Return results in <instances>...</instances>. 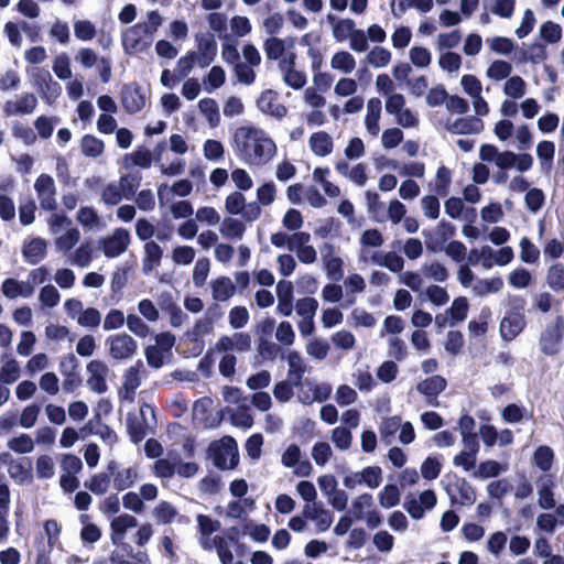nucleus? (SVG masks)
Segmentation results:
<instances>
[{
    "label": "nucleus",
    "mask_w": 564,
    "mask_h": 564,
    "mask_svg": "<svg viewBox=\"0 0 564 564\" xmlns=\"http://www.w3.org/2000/svg\"><path fill=\"white\" fill-rule=\"evenodd\" d=\"M232 147L239 159L254 165L267 164L276 152L274 141L254 126L238 127L232 137Z\"/></svg>",
    "instance_id": "obj_1"
},
{
    "label": "nucleus",
    "mask_w": 564,
    "mask_h": 564,
    "mask_svg": "<svg viewBox=\"0 0 564 564\" xmlns=\"http://www.w3.org/2000/svg\"><path fill=\"white\" fill-rule=\"evenodd\" d=\"M527 301L521 295H509L505 316L500 321L499 332L505 341L514 340L527 327Z\"/></svg>",
    "instance_id": "obj_2"
},
{
    "label": "nucleus",
    "mask_w": 564,
    "mask_h": 564,
    "mask_svg": "<svg viewBox=\"0 0 564 564\" xmlns=\"http://www.w3.org/2000/svg\"><path fill=\"white\" fill-rule=\"evenodd\" d=\"M207 454L215 467L220 470L235 469L239 464L237 442L231 436L212 442Z\"/></svg>",
    "instance_id": "obj_3"
},
{
    "label": "nucleus",
    "mask_w": 564,
    "mask_h": 564,
    "mask_svg": "<svg viewBox=\"0 0 564 564\" xmlns=\"http://www.w3.org/2000/svg\"><path fill=\"white\" fill-rule=\"evenodd\" d=\"M144 22H138L127 28L121 34L123 51L128 55L145 52L153 42V37L145 32Z\"/></svg>",
    "instance_id": "obj_4"
},
{
    "label": "nucleus",
    "mask_w": 564,
    "mask_h": 564,
    "mask_svg": "<svg viewBox=\"0 0 564 564\" xmlns=\"http://www.w3.org/2000/svg\"><path fill=\"white\" fill-rule=\"evenodd\" d=\"M109 355L116 360L132 358L138 349L137 341L127 333H118L107 338Z\"/></svg>",
    "instance_id": "obj_5"
},
{
    "label": "nucleus",
    "mask_w": 564,
    "mask_h": 564,
    "mask_svg": "<svg viewBox=\"0 0 564 564\" xmlns=\"http://www.w3.org/2000/svg\"><path fill=\"white\" fill-rule=\"evenodd\" d=\"M120 101L124 111L133 115L144 108L147 96L141 86L133 82L122 86L120 91Z\"/></svg>",
    "instance_id": "obj_6"
},
{
    "label": "nucleus",
    "mask_w": 564,
    "mask_h": 564,
    "mask_svg": "<svg viewBox=\"0 0 564 564\" xmlns=\"http://www.w3.org/2000/svg\"><path fill=\"white\" fill-rule=\"evenodd\" d=\"M117 547L110 553L107 563L110 564H150V557L145 551L133 552L132 546L121 540L115 544Z\"/></svg>",
    "instance_id": "obj_7"
},
{
    "label": "nucleus",
    "mask_w": 564,
    "mask_h": 564,
    "mask_svg": "<svg viewBox=\"0 0 564 564\" xmlns=\"http://www.w3.org/2000/svg\"><path fill=\"white\" fill-rule=\"evenodd\" d=\"M437 497L431 489L424 490L420 494L419 500L414 497H409L403 503V508L414 520H420L424 517L425 510H431L436 506Z\"/></svg>",
    "instance_id": "obj_8"
},
{
    "label": "nucleus",
    "mask_w": 564,
    "mask_h": 564,
    "mask_svg": "<svg viewBox=\"0 0 564 564\" xmlns=\"http://www.w3.org/2000/svg\"><path fill=\"white\" fill-rule=\"evenodd\" d=\"M130 234L124 228H116L110 237L101 240V249L107 258L122 254L129 247Z\"/></svg>",
    "instance_id": "obj_9"
},
{
    "label": "nucleus",
    "mask_w": 564,
    "mask_h": 564,
    "mask_svg": "<svg viewBox=\"0 0 564 564\" xmlns=\"http://www.w3.org/2000/svg\"><path fill=\"white\" fill-rule=\"evenodd\" d=\"M454 484L446 487L452 505L471 506L476 501V492L473 486L465 479L454 475Z\"/></svg>",
    "instance_id": "obj_10"
},
{
    "label": "nucleus",
    "mask_w": 564,
    "mask_h": 564,
    "mask_svg": "<svg viewBox=\"0 0 564 564\" xmlns=\"http://www.w3.org/2000/svg\"><path fill=\"white\" fill-rule=\"evenodd\" d=\"M278 98V91L264 89L257 99V107L262 113L281 120L286 117L288 108L283 104L276 102Z\"/></svg>",
    "instance_id": "obj_11"
},
{
    "label": "nucleus",
    "mask_w": 564,
    "mask_h": 564,
    "mask_svg": "<svg viewBox=\"0 0 564 564\" xmlns=\"http://www.w3.org/2000/svg\"><path fill=\"white\" fill-rule=\"evenodd\" d=\"M447 381L443 376L433 375L416 384V391L426 398L427 404L438 406L437 398L446 389Z\"/></svg>",
    "instance_id": "obj_12"
},
{
    "label": "nucleus",
    "mask_w": 564,
    "mask_h": 564,
    "mask_svg": "<svg viewBox=\"0 0 564 564\" xmlns=\"http://www.w3.org/2000/svg\"><path fill=\"white\" fill-rule=\"evenodd\" d=\"M564 336V318L557 316L553 327L546 328L541 337V350L547 356H553L558 352V345Z\"/></svg>",
    "instance_id": "obj_13"
},
{
    "label": "nucleus",
    "mask_w": 564,
    "mask_h": 564,
    "mask_svg": "<svg viewBox=\"0 0 564 564\" xmlns=\"http://www.w3.org/2000/svg\"><path fill=\"white\" fill-rule=\"evenodd\" d=\"M87 371L89 373L87 384L90 390L96 393L106 392L108 389L106 381L108 373L107 365L101 360H91L87 364Z\"/></svg>",
    "instance_id": "obj_14"
},
{
    "label": "nucleus",
    "mask_w": 564,
    "mask_h": 564,
    "mask_svg": "<svg viewBox=\"0 0 564 564\" xmlns=\"http://www.w3.org/2000/svg\"><path fill=\"white\" fill-rule=\"evenodd\" d=\"M197 40V65L202 68L209 66L217 55V42L212 33L202 34Z\"/></svg>",
    "instance_id": "obj_15"
},
{
    "label": "nucleus",
    "mask_w": 564,
    "mask_h": 564,
    "mask_svg": "<svg viewBox=\"0 0 564 564\" xmlns=\"http://www.w3.org/2000/svg\"><path fill=\"white\" fill-rule=\"evenodd\" d=\"M80 433L83 437L89 435H99L104 442L113 444L118 441L116 432L106 423L99 415H94L82 429Z\"/></svg>",
    "instance_id": "obj_16"
},
{
    "label": "nucleus",
    "mask_w": 564,
    "mask_h": 564,
    "mask_svg": "<svg viewBox=\"0 0 564 564\" xmlns=\"http://www.w3.org/2000/svg\"><path fill=\"white\" fill-rule=\"evenodd\" d=\"M107 471L110 477H113V487L117 491H123L135 482L138 479V471L134 467L118 469V464L115 460H110L107 465Z\"/></svg>",
    "instance_id": "obj_17"
},
{
    "label": "nucleus",
    "mask_w": 564,
    "mask_h": 564,
    "mask_svg": "<svg viewBox=\"0 0 564 564\" xmlns=\"http://www.w3.org/2000/svg\"><path fill=\"white\" fill-rule=\"evenodd\" d=\"M37 106V98L32 93H24L18 100H8L3 106V113L7 117L14 115H29L32 113Z\"/></svg>",
    "instance_id": "obj_18"
},
{
    "label": "nucleus",
    "mask_w": 564,
    "mask_h": 564,
    "mask_svg": "<svg viewBox=\"0 0 564 564\" xmlns=\"http://www.w3.org/2000/svg\"><path fill=\"white\" fill-rule=\"evenodd\" d=\"M446 130L453 134L480 133L484 130V121L477 116L462 117L447 122Z\"/></svg>",
    "instance_id": "obj_19"
},
{
    "label": "nucleus",
    "mask_w": 564,
    "mask_h": 564,
    "mask_svg": "<svg viewBox=\"0 0 564 564\" xmlns=\"http://www.w3.org/2000/svg\"><path fill=\"white\" fill-rule=\"evenodd\" d=\"M303 516L306 519L313 520L319 532L327 531L334 520L332 512L323 507L322 503L314 502L313 506H305Z\"/></svg>",
    "instance_id": "obj_20"
},
{
    "label": "nucleus",
    "mask_w": 564,
    "mask_h": 564,
    "mask_svg": "<svg viewBox=\"0 0 564 564\" xmlns=\"http://www.w3.org/2000/svg\"><path fill=\"white\" fill-rule=\"evenodd\" d=\"M127 433L133 444L141 443L148 434V424L143 412L139 415L129 412L126 419Z\"/></svg>",
    "instance_id": "obj_21"
},
{
    "label": "nucleus",
    "mask_w": 564,
    "mask_h": 564,
    "mask_svg": "<svg viewBox=\"0 0 564 564\" xmlns=\"http://www.w3.org/2000/svg\"><path fill=\"white\" fill-rule=\"evenodd\" d=\"M137 525L138 520L131 514L123 513L113 518L110 522V540L112 544L121 543V540H124L127 530Z\"/></svg>",
    "instance_id": "obj_22"
},
{
    "label": "nucleus",
    "mask_w": 564,
    "mask_h": 564,
    "mask_svg": "<svg viewBox=\"0 0 564 564\" xmlns=\"http://www.w3.org/2000/svg\"><path fill=\"white\" fill-rule=\"evenodd\" d=\"M47 243L43 238H32L25 241L22 248L24 260L30 264H37L46 256Z\"/></svg>",
    "instance_id": "obj_23"
},
{
    "label": "nucleus",
    "mask_w": 564,
    "mask_h": 564,
    "mask_svg": "<svg viewBox=\"0 0 564 564\" xmlns=\"http://www.w3.org/2000/svg\"><path fill=\"white\" fill-rule=\"evenodd\" d=\"M278 306L276 310L283 316H290L293 312V284L290 281L281 280L276 284Z\"/></svg>",
    "instance_id": "obj_24"
},
{
    "label": "nucleus",
    "mask_w": 564,
    "mask_h": 564,
    "mask_svg": "<svg viewBox=\"0 0 564 564\" xmlns=\"http://www.w3.org/2000/svg\"><path fill=\"white\" fill-rule=\"evenodd\" d=\"M160 308L170 315V324L173 327H180L183 323L184 314L181 307L174 302L170 292H164L159 297Z\"/></svg>",
    "instance_id": "obj_25"
},
{
    "label": "nucleus",
    "mask_w": 564,
    "mask_h": 564,
    "mask_svg": "<svg viewBox=\"0 0 564 564\" xmlns=\"http://www.w3.org/2000/svg\"><path fill=\"white\" fill-rule=\"evenodd\" d=\"M163 256L162 248L154 241H148L144 245V257L142 260V271L144 274L151 273L160 265Z\"/></svg>",
    "instance_id": "obj_26"
},
{
    "label": "nucleus",
    "mask_w": 564,
    "mask_h": 564,
    "mask_svg": "<svg viewBox=\"0 0 564 564\" xmlns=\"http://www.w3.org/2000/svg\"><path fill=\"white\" fill-rule=\"evenodd\" d=\"M308 142L312 152L317 156H326L330 154L334 148L332 137L325 131L312 133Z\"/></svg>",
    "instance_id": "obj_27"
},
{
    "label": "nucleus",
    "mask_w": 564,
    "mask_h": 564,
    "mask_svg": "<svg viewBox=\"0 0 564 564\" xmlns=\"http://www.w3.org/2000/svg\"><path fill=\"white\" fill-rule=\"evenodd\" d=\"M286 358L289 364L288 378L292 384L300 387L306 371L305 365L296 350L289 351Z\"/></svg>",
    "instance_id": "obj_28"
},
{
    "label": "nucleus",
    "mask_w": 564,
    "mask_h": 564,
    "mask_svg": "<svg viewBox=\"0 0 564 564\" xmlns=\"http://www.w3.org/2000/svg\"><path fill=\"white\" fill-rule=\"evenodd\" d=\"M212 293L215 301L226 302L236 292V285L228 276H219L212 281Z\"/></svg>",
    "instance_id": "obj_29"
},
{
    "label": "nucleus",
    "mask_w": 564,
    "mask_h": 564,
    "mask_svg": "<svg viewBox=\"0 0 564 564\" xmlns=\"http://www.w3.org/2000/svg\"><path fill=\"white\" fill-rule=\"evenodd\" d=\"M327 252V254H324L325 259V269L327 272V275L335 281H338L343 278L344 271H343V260L339 257H329L334 252V246L330 243H325L322 248V253Z\"/></svg>",
    "instance_id": "obj_30"
},
{
    "label": "nucleus",
    "mask_w": 564,
    "mask_h": 564,
    "mask_svg": "<svg viewBox=\"0 0 564 564\" xmlns=\"http://www.w3.org/2000/svg\"><path fill=\"white\" fill-rule=\"evenodd\" d=\"M381 100L379 98H371L367 104V116L365 119V124L367 130L372 134L377 135L379 133V119L381 115Z\"/></svg>",
    "instance_id": "obj_31"
},
{
    "label": "nucleus",
    "mask_w": 564,
    "mask_h": 564,
    "mask_svg": "<svg viewBox=\"0 0 564 564\" xmlns=\"http://www.w3.org/2000/svg\"><path fill=\"white\" fill-rule=\"evenodd\" d=\"M9 474L20 484L31 482L33 480L31 459L24 457L20 462L11 463Z\"/></svg>",
    "instance_id": "obj_32"
},
{
    "label": "nucleus",
    "mask_w": 564,
    "mask_h": 564,
    "mask_svg": "<svg viewBox=\"0 0 564 564\" xmlns=\"http://www.w3.org/2000/svg\"><path fill=\"white\" fill-rule=\"evenodd\" d=\"M542 484L539 487V506L542 509L550 510L553 509L556 505L554 492H553V486L554 482L551 478H541Z\"/></svg>",
    "instance_id": "obj_33"
},
{
    "label": "nucleus",
    "mask_w": 564,
    "mask_h": 564,
    "mask_svg": "<svg viewBox=\"0 0 564 564\" xmlns=\"http://www.w3.org/2000/svg\"><path fill=\"white\" fill-rule=\"evenodd\" d=\"M80 149L85 156L97 158L105 149L104 141L93 134H85L80 141Z\"/></svg>",
    "instance_id": "obj_34"
},
{
    "label": "nucleus",
    "mask_w": 564,
    "mask_h": 564,
    "mask_svg": "<svg viewBox=\"0 0 564 564\" xmlns=\"http://www.w3.org/2000/svg\"><path fill=\"white\" fill-rule=\"evenodd\" d=\"M546 47L544 44L535 42L529 46V50H522L520 52L521 62H531L532 64H539L546 59Z\"/></svg>",
    "instance_id": "obj_35"
},
{
    "label": "nucleus",
    "mask_w": 564,
    "mask_h": 564,
    "mask_svg": "<svg viewBox=\"0 0 564 564\" xmlns=\"http://www.w3.org/2000/svg\"><path fill=\"white\" fill-rule=\"evenodd\" d=\"M533 462L542 471H549L554 462V452L550 446L541 445L533 453Z\"/></svg>",
    "instance_id": "obj_36"
},
{
    "label": "nucleus",
    "mask_w": 564,
    "mask_h": 564,
    "mask_svg": "<svg viewBox=\"0 0 564 564\" xmlns=\"http://www.w3.org/2000/svg\"><path fill=\"white\" fill-rule=\"evenodd\" d=\"M110 485V474L98 473L94 475L90 480L84 482V487L95 495H104L107 492Z\"/></svg>",
    "instance_id": "obj_37"
},
{
    "label": "nucleus",
    "mask_w": 564,
    "mask_h": 564,
    "mask_svg": "<svg viewBox=\"0 0 564 564\" xmlns=\"http://www.w3.org/2000/svg\"><path fill=\"white\" fill-rule=\"evenodd\" d=\"M153 516L159 523L170 524L177 516V510L171 502L162 500L153 509Z\"/></svg>",
    "instance_id": "obj_38"
},
{
    "label": "nucleus",
    "mask_w": 564,
    "mask_h": 564,
    "mask_svg": "<svg viewBox=\"0 0 564 564\" xmlns=\"http://www.w3.org/2000/svg\"><path fill=\"white\" fill-rule=\"evenodd\" d=\"M198 108L202 113L205 115L209 124L212 127H216L219 124L220 116L219 108L215 99L213 98H203L198 101Z\"/></svg>",
    "instance_id": "obj_39"
},
{
    "label": "nucleus",
    "mask_w": 564,
    "mask_h": 564,
    "mask_svg": "<svg viewBox=\"0 0 564 564\" xmlns=\"http://www.w3.org/2000/svg\"><path fill=\"white\" fill-rule=\"evenodd\" d=\"M141 180L142 176L139 172L130 173L120 177L119 187L127 199H130L135 195Z\"/></svg>",
    "instance_id": "obj_40"
},
{
    "label": "nucleus",
    "mask_w": 564,
    "mask_h": 564,
    "mask_svg": "<svg viewBox=\"0 0 564 564\" xmlns=\"http://www.w3.org/2000/svg\"><path fill=\"white\" fill-rule=\"evenodd\" d=\"M400 491L397 485L388 484L379 492V503L382 508L390 509L399 505Z\"/></svg>",
    "instance_id": "obj_41"
},
{
    "label": "nucleus",
    "mask_w": 564,
    "mask_h": 564,
    "mask_svg": "<svg viewBox=\"0 0 564 564\" xmlns=\"http://www.w3.org/2000/svg\"><path fill=\"white\" fill-rule=\"evenodd\" d=\"M469 304L465 296L456 297L451 307L447 310V313L451 315V324L454 325L456 323L463 322L467 317Z\"/></svg>",
    "instance_id": "obj_42"
},
{
    "label": "nucleus",
    "mask_w": 564,
    "mask_h": 564,
    "mask_svg": "<svg viewBox=\"0 0 564 564\" xmlns=\"http://www.w3.org/2000/svg\"><path fill=\"white\" fill-rule=\"evenodd\" d=\"M547 285L553 291L564 290V264L561 262L552 264L547 270Z\"/></svg>",
    "instance_id": "obj_43"
},
{
    "label": "nucleus",
    "mask_w": 564,
    "mask_h": 564,
    "mask_svg": "<svg viewBox=\"0 0 564 564\" xmlns=\"http://www.w3.org/2000/svg\"><path fill=\"white\" fill-rule=\"evenodd\" d=\"M330 64L333 68L343 70L347 74L351 73L356 67V61L354 56L346 51L335 53L332 57Z\"/></svg>",
    "instance_id": "obj_44"
},
{
    "label": "nucleus",
    "mask_w": 564,
    "mask_h": 564,
    "mask_svg": "<svg viewBox=\"0 0 564 564\" xmlns=\"http://www.w3.org/2000/svg\"><path fill=\"white\" fill-rule=\"evenodd\" d=\"M280 351L281 348L276 344L270 340L257 339V352L258 357L261 358V362L275 360Z\"/></svg>",
    "instance_id": "obj_45"
},
{
    "label": "nucleus",
    "mask_w": 564,
    "mask_h": 564,
    "mask_svg": "<svg viewBox=\"0 0 564 564\" xmlns=\"http://www.w3.org/2000/svg\"><path fill=\"white\" fill-rule=\"evenodd\" d=\"M442 470V464L437 456H427L421 465V475L426 480L436 479Z\"/></svg>",
    "instance_id": "obj_46"
},
{
    "label": "nucleus",
    "mask_w": 564,
    "mask_h": 564,
    "mask_svg": "<svg viewBox=\"0 0 564 564\" xmlns=\"http://www.w3.org/2000/svg\"><path fill=\"white\" fill-rule=\"evenodd\" d=\"M382 481V470L379 466H368L362 469L358 482H365L370 488H377Z\"/></svg>",
    "instance_id": "obj_47"
},
{
    "label": "nucleus",
    "mask_w": 564,
    "mask_h": 564,
    "mask_svg": "<svg viewBox=\"0 0 564 564\" xmlns=\"http://www.w3.org/2000/svg\"><path fill=\"white\" fill-rule=\"evenodd\" d=\"M372 260L379 264L388 268L390 271L399 273L403 270L404 260L402 257L398 256L394 252H388L384 257L379 258L378 256H373Z\"/></svg>",
    "instance_id": "obj_48"
},
{
    "label": "nucleus",
    "mask_w": 564,
    "mask_h": 564,
    "mask_svg": "<svg viewBox=\"0 0 564 564\" xmlns=\"http://www.w3.org/2000/svg\"><path fill=\"white\" fill-rule=\"evenodd\" d=\"M520 258L525 263H535L540 258V250L528 238L522 237L520 240Z\"/></svg>",
    "instance_id": "obj_49"
},
{
    "label": "nucleus",
    "mask_w": 564,
    "mask_h": 564,
    "mask_svg": "<svg viewBox=\"0 0 564 564\" xmlns=\"http://www.w3.org/2000/svg\"><path fill=\"white\" fill-rule=\"evenodd\" d=\"M512 72V65L506 61H495L487 69V76L494 80H502Z\"/></svg>",
    "instance_id": "obj_50"
},
{
    "label": "nucleus",
    "mask_w": 564,
    "mask_h": 564,
    "mask_svg": "<svg viewBox=\"0 0 564 564\" xmlns=\"http://www.w3.org/2000/svg\"><path fill=\"white\" fill-rule=\"evenodd\" d=\"M263 48L268 59H279L285 52L284 41L279 37L271 36L264 41Z\"/></svg>",
    "instance_id": "obj_51"
},
{
    "label": "nucleus",
    "mask_w": 564,
    "mask_h": 564,
    "mask_svg": "<svg viewBox=\"0 0 564 564\" xmlns=\"http://www.w3.org/2000/svg\"><path fill=\"white\" fill-rule=\"evenodd\" d=\"M422 272L424 276L429 279H434L437 282H444L448 279V270L446 267L437 261H434L429 264H424L422 268Z\"/></svg>",
    "instance_id": "obj_52"
},
{
    "label": "nucleus",
    "mask_w": 564,
    "mask_h": 564,
    "mask_svg": "<svg viewBox=\"0 0 564 564\" xmlns=\"http://www.w3.org/2000/svg\"><path fill=\"white\" fill-rule=\"evenodd\" d=\"M356 31V24L351 19L339 20L333 28V35L338 42H344Z\"/></svg>",
    "instance_id": "obj_53"
},
{
    "label": "nucleus",
    "mask_w": 564,
    "mask_h": 564,
    "mask_svg": "<svg viewBox=\"0 0 564 564\" xmlns=\"http://www.w3.org/2000/svg\"><path fill=\"white\" fill-rule=\"evenodd\" d=\"M245 230V225L236 218L227 217L223 221L221 234L228 238H241Z\"/></svg>",
    "instance_id": "obj_54"
},
{
    "label": "nucleus",
    "mask_w": 564,
    "mask_h": 564,
    "mask_svg": "<svg viewBox=\"0 0 564 564\" xmlns=\"http://www.w3.org/2000/svg\"><path fill=\"white\" fill-rule=\"evenodd\" d=\"M373 505L372 495L365 492L359 495L354 501L351 506V512L354 519L361 520L365 518V509L370 508Z\"/></svg>",
    "instance_id": "obj_55"
},
{
    "label": "nucleus",
    "mask_w": 564,
    "mask_h": 564,
    "mask_svg": "<svg viewBox=\"0 0 564 564\" xmlns=\"http://www.w3.org/2000/svg\"><path fill=\"white\" fill-rule=\"evenodd\" d=\"M8 446L10 449H12L15 453L26 454V453H31L33 451L34 443L30 435L21 434L17 437L11 438L8 442Z\"/></svg>",
    "instance_id": "obj_56"
},
{
    "label": "nucleus",
    "mask_w": 564,
    "mask_h": 564,
    "mask_svg": "<svg viewBox=\"0 0 564 564\" xmlns=\"http://www.w3.org/2000/svg\"><path fill=\"white\" fill-rule=\"evenodd\" d=\"M540 36L547 43H557L562 37V29L557 23L546 21L540 28Z\"/></svg>",
    "instance_id": "obj_57"
},
{
    "label": "nucleus",
    "mask_w": 564,
    "mask_h": 564,
    "mask_svg": "<svg viewBox=\"0 0 564 564\" xmlns=\"http://www.w3.org/2000/svg\"><path fill=\"white\" fill-rule=\"evenodd\" d=\"M505 94L513 99L521 98L525 94V82L520 76L510 77L505 84Z\"/></svg>",
    "instance_id": "obj_58"
},
{
    "label": "nucleus",
    "mask_w": 564,
    "mask_h": 564,
    "mask_svg": "<svg viewBox=\"0 0 564 564\" xmlns=\"http://www.w3.org/2000/svg\"><path fill=\"white\" fill-rule=\"evenodd\" d=\"M74 34L80 41H90L96 35V28L89 20H78L74 23Z\"/></svg>",
    "instance_id": "obj_59"
},
{
    "label": "nucleus",
    "mask_w": 564,
    "mask_h": 564,
    "mask_svg": "<svg viewBox=\"0 0 564 564\" xmlns=\"http://www.w3.org/2000/svg\"><path fill=\"white\" fill-rule=\"evenodd\" d=\"M465 340L462 332L459 330H449L447 333L446 341H445V350L453 356L458 355L463 347Z\"/></svg>",
    "instance_id": "obj_60"
},
{
    "label": "nucleus",
    "mask_w": 564,
    "mask_h": 564,
    "mask_svg": "<svg viewBox=\"0 0 564 564\" xmlns=\"http://www.w3.org/2000/svg\"><path fill=\"white\" fill-rule=\"evenodd\" d=\"M368 62L375 67H384L390 63L391 53L382 46H375L367 56Z\"/></svg>",
    "instance_id": "obj_61"
},
{
    "label": "nucleus",
    "mask_w": 564,
    "mask_h": 564,
    "mask_svg": "<svg viewBox=\"0 0 564 564\" xmlns=\"http://www.w3.org/2000/svg\"><path fill=\"white\" fill-rule=\"evenodd\" d=\"M524 200L527 208L532 213H536L542 208L545 196L542 189L534 187L527 192Z\"/></svg>",
    "instance_id": "obj_62"
},
{
    "label": "nucleus",
    "mask_w": 564,
    "mask_h": 564,
    "mask_svg": "<svg viewBox=\"0 0 564 564\" xmlns=\"http://www.w3.org/2000/svg\"><path fill=\"white\" fill-rule=\"evenodd\" d=\"M20 368L14 359L7 361L0 370V381L4 384H11L18 380Z\"/></svg>",
    "instance_id": "obj_63"
},
{
    "label": "nucleus",
    "mask_w": 564,
    "mask_h": 564,
    "mask_svg": "<svg viewBox=\"0 0 564 564\" xmlns=\"http://www.w3.org/2000/svg\"><path fill=\"white\" fill-rule=\"evenodd\" d=\"M214 546L216 547L219 561L221 564H232L234 554L228 546V543L225 538L220 535H216L213 539Z\"/></svg>",
    "instance_id": "obj_64"
}]
</instances>
